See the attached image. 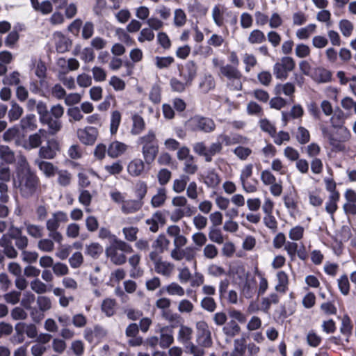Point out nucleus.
Masks as SVG:
<instances>
[{"label":"nucleus","instance_id":"f257e3e1","mask_svg":"<svg viewBox=\"0 0 356 356\" xmlns=\"http://www.w3.org/2000/svg\"><path fill=\"white\" fill-rule=\"evenodd\" d=\"M132 252L133 249L130 245L118 238H114V241L111 242L105 251L106 257L115 265L124 264L127 261L124 253Z\"/></svg>","mask_w":356,"mask_h":356},{"label":"nucleus","instance_id":"f03ea898","mask_svg":"<svg viewBox=\"0 0 356 356\" xmlns=\"http://www.w3.org/2000/svg\"><path fill=\"white\" fill-rule=\"evenodd\" d=\"M352 138L350 131L344 126L337 127L336 131L333 133L332 137L330 138L329 145L333 152L348 153L350 150V147L347 145Z\"/></svg>","mask_w":356,"mask_h":356},{"label":"nucleus","instance_id":"7ed1b4c3","mask_svg":"<svg viewBox=\"0 0 356 356\" xmlns=\"http://www.w3.org/2000/svg\"><path fill=\"white\" fill-rule=\"evenodd\" d=\"M40 183L38 177L28 170L19 175L18 188L21 195L24 197H30L36 192Z\"/></svg>","mask_w":356,"mask_h":356},{"label":"nucleus","instance_id":"20e7f679","mask_svg":"<svg viewBox=\"0 0 356 356\" xmlns=\"http://www.w3.org/2000/svg\"><path fill=\"white\" fill-rule=\"evenodd\" d=\"M186 126L191 131H201L204 133L213 132L216 129V124L212 119L200 115L190 118Z\"/></svg>","mask_w":356,"mask_h":356},{"label":"nucleus","instance_id":"39448f33","mask_svg":"<svg viewBox=\"0 0 356 356\" xmlns=\"http://www.w3.org/2000/svg\"><path fill=\"white\" fill-rule=\"evenodd\" d=\"M295 67L296 62L292 57L284 56L274 64L273 72L277 79L286 80Z\"/></svg>","mask_w":356,"mask_h":356},{"label":"nucleus","instance_id":"423d86ee","mask_svg":"<svg viewBox=\"0 0 356 356\" xmlns=\"http://www.w3.org/2000/svg\"><path fill=\"white\" fill-rule=\"evenodd\" d=\"M196 342L202 348H210L213 345L211 332L208 323L200 320L195 323Z\"/></svg>","mask_w":356,"mask_h":356},{"label":"nucleus","instance_id":"0eeeda50","mask_svg":"<svg viewBox=\"0 0 356 356\" xmlns=\"http://www.w3.org/2000/svg\"><path fill=\"white\" fill-rule=\"evenodd\" d=\"M79 140L84 145H93L98 136V131L95 127L88 126L79 129L76 131Z\"/></svg>","mask_w":356,"mask_h":356},{"label":"nucleus","instance_id":"6e6552de","mask_svg":"<svg viewBox=\"0 0 356 356\" xmlns=\"http://www.w3.org/2000/svg\"><path fill=\"white\" fill-rule=\"evenodd\" d=\"M47 131L44 129H40L37 132L29 136L24 147L26 149L30 150L40 147L42 141L47 138Z\"/></svg>","mask_w":356,"mask_h":356},{"label":"nucleus","instance_id":"1a4fd4ad","mask_svg":"<svg viewBox=\"0 0 356 356\" xmlns=\"http://www.w3.org/2000/svg\"><path fill=\"white\" fill-rule=\"evenodd\" d=\"M67 221V214L64 211H58L52 213L51 217L47 220L46 228L47 231L58 229L60 223Z\"/></svg>","mask_w":356,"mask_h":356},{"label":"nucleus","instance_id":"9d476101","mask_svg":"<svg viewBox=\"0 0 356 356\" xmlns=\"http://www.w3.org/2000/svg\"><path fill=\"white\" fill-rule=\"evenodd\" d=\"M72 54L79 56L85 63H92L95 58V53L92 48L87 47L82 49L80 44H76L74 47Z\"/></svg>","mask_w":356,"mask_h":356},{"label":"nucleus","instance_id":"9b49d317","mask_svg":"<svg viewBox=\"0 0 356 356\" xmlns=\"http://www.w3.org/2000/svg\"><path fill=\"white\" fill-rule=\"evenodd\" d=\"M106 334V330L99 325H96L93 328H87L84 331V338L90 343L99 341Z\"/></svg>","mask_w":356,"mask_h":356},{"label":"nucleus","instance_id":"f8f14e48","mask_svg":"<svg viewBox=\"0 0 356 356\" xmlns=\"http://www.w3.org/2000/svg\"><path fill=\"white\" fill-rule=\"evenodd\" d=\"M144 204L140 200H125L120 207V210L124 215L133 214L139 211Z\"/></svg>","mask_w":356,"mask_h":356},{"label":"nucleus","instance_id":"ddd939ff","mask_svg":"<svg viewBox=\"0 0 356 356\" xmlns=\"http://www.w3.org/2000/svg\"><path fill=\"white\" fill-rule=\"evenodd\" d=\"M128 149V145L120 141L115 140L108 147V156L112 159H117L122 156Z\"/></svg>","mask_w":356,"mask_h":356},{"label":"nucleus","instance_id":"4468645a","mask_svg":"<svg viewBox=\"0 0 356 356\" xmlns=\"http://www.w3.org/2000/svg\"><path fill=\"white\" fill-rule=\"evenodd\" d=\"M197 72V66L193 60L188 61L184 67L183 72L181 73V76L186 84H191L195 78Z\"/></svg>","mask_w":356,"mask_h":356},{"label":"nucleus","instance_id":"2eb2a0df","mask_svg":"<svg viewBox=\"0 0 356 356\" xmlns=\"http://www.w3.org/2000/svg\"><path fill=\"white\" fill-rule=\"evenodd\" d=\"M35 164L47 178H51L56 175L58 168L53 163L42 160H35Z\"/></svg>","mask_w":356,"mask_h":356},{"label":"nucleus","instance_id":"dca6fc26","mask_svg":"<svg viewBox=\"0 0 356 356\" xmlns=\"http://www.w3.org/2000/svg\"><path fill=\"white\" fill-rule=\"evenodd\" d=\"M195 211V209L193 207L176 208L172 211L170 216V219L172 222H177L185 216L191 217Z\"/></svg>","mask_w":356,"mask_h":356},{"label":"nucleus","instance_id":"f3484780","mask_svg":"<svg viewBox=\"0 0 356 356\" xmlns=\"http://www.w3.org/2000/svg\"><path fill=\"white\" fill-rule=\"evenodd\" d=\"M56 175H57L56 182L60 186L67 188L71 185L73 175L70 171L65 169H58Z\"/></svg>","mask_w":356,"mask_h":356},{"label":"nucleus","instance_id":"a211bd4d","mask_svg":"<svg viewBox=\"0 0 356 356\" xmlns=\"http://www.w3.org/2000/svg\"><path fill=\"white\" fill-rule=\"evenodd\" d=\"M193 329L186 325L180 324L177 332V339L181 344L189 343L193 336Z\"/></svg>","mask_w":356,"mask_h":356},{"label":"nucleus","instance_id":"6ab92c4d","mask_svg":"<svg viewBox=\"0 0 356 356\" xmlns=\"http://www.w3.org/2000/svg\"><path fill=\"white\" fill-rule=\"evenodd\" d=\"M0 245L3 248V252L8 258L15 259L17 257V252L7 235H3L0 239Z\"/></svg>","mask_w":356,"mask_h":356},{"label":"nucleus","instance_id":"aec40b11","mask_svg":"<svg viewBox=\"0 0 356 356\" xmlns=\"http://www.w3.org/2000/svg\"><path fill=\"white\" fill-rule=\"evenodd\" d=\"M15 330L20 335L25 332L29 338H35L38 334L36 326L33 324L18 323L15 325Z\"/></svg>","mask_w":356,"mask_h":356},{"label":"nucleus","instance_id":"412c9836","mask_svg":"<svg viewBox=\"0 0 356 356\" xmlns=\"http://www.w3.org/2000/svg\"><path fill=\"white\" fill-rule=\"evenodd\" d=\"M20 128L25 131H32L37 129V120L33 114H29L22 118L19 122Z\"/></svg>","mask_w":356,"mask_h":356},{"label":"nucleus","instance_id":"4be33fe9","mask_svg":"<svg viewBox=\"0 0 356 356\" xmlns=\"http://www.w3.org/2000/svg\"><path fill=\"white\" fill-rule=\"evenodd\" d=\"M167 200V191L165 188H159L156 193L151 199V206L153 208H159L163 207Z\"/></svg>","mask_w":356,"mask_h":356},{"label":"nucleus","instance_id":"5701e85b","mask_svg":"<svg viewBox=\"0 0 356 356\" xmlns=\"http://www.w3.org/2000/svg\"><path fill=\"white\" fill-rule=\"evenodd\" d=\"M145 168L144 162L140 159L131 160L127 166L128 173L133 177L140 176Z\"/></svg>","mask_w":356,"mask_h":356},{"label":"nucleus","instance_id":"b1692460","mask_svg":"<svg viewBox=\"0 0 356 356\" xmlns=\"http://www.w3.org/2000/svg\"><path fill=\"white\" fill-rule=\"evenodd\" d=\"M296 91V88L293 83L287 82L286 83L277 84L274 88V93L276 95H281L282 94L293 97Z\"/></svg>","mask_w":356,"mask_h":356},{"label":"nucleus","instance_id":"393cba45","mask_svg":"<svg viewBox=\"0 0 356 356\" xmlns=\"http://www.w3.org/2000/svg\"><path fill=\"white\" fill-rule=\"evenodd\" d=\"M175 268L173 264L161 260L154 265V270L158 274L162 275L165 277H170L172 273Z\"/></svg>","mask_w":356,"mask_h":356},{"label":"nucleus","instance_id":"a878e982","mask_svg":"<svg viewBox=\"0 0 356 356\" xmlns=\"http://www.w3.org/2000/svg\"><path fill=\"white\" fill-rule=\"evenodd\" d=\"M168 330V327H163L161 329V334L159 338V346L162 348H167L174 343V337L172 331Z\"/></svg>","mask_w":356,"mask_h":356},{"label":"nucleus","instance_id":"bb28decb","mask_svg":"<svg viewBox=\"0 0 356 356\" xmlns=\"http://www.w3.org/2000/svg\"><path fill=\"white\" fill-rule=\"evenodd\" d=\"M276 277L277 280V284L275 286V289L276 291L280 292L281 293H285L288 290L289 285V277L287 274L283 271H278Z\"/></svg>","mask_w":356,"mask_h":356},{"label":"nucleus","instance_id":"cd10ccee","mask_svg":"<svg viewBox=\"0 0 356 356\" xmlns=\"http://www.w3.org/2000/svg\"><path fill=\"white\" fill-rule=\"evenodd\" d=\"M313 79L318 83H327L331 80V72L323 67H316L312 75Z\"/></svg>","mask_w":356,"mask_h":356},{"label":"nucleus","instance_id":"c85d7f7f","mask_svg":"<svg viewBox=\"0 0 356 356\" xmlns=\"http://www.w3.org/2000/svg\"><path fill=\"white\" fill-rule=\"evenodd\" d=\"M265 33L260 29H255L252 30L248 37V42L250 44H260L266 41Z\"/></svg>","mask_w":356,"mask_h":356},{"label":"nucleus","instance_id":"c756f323","mask_svg":"<svg viewBox=\"0 0 356 356\" xmlns=\"http://www.w3.org/2000/svg\"><path fill=\"white\" fill-rule=\"evenodd\" d=\"M279 301L280 298L278 295L275 293H272L268 296L261 299L260 309L265 313H268L271 305L277 304Z\"/></svg>","mask_w":356,"mask_h":356},{"label":"nucleus","instance_id":"7c9ffc66","mask_svg":"<svg viewBox=\"0 0 356 356\" xmlns=\"http://www.w3.org/2000/svg\"><path fill=\"white\" fill-rule=\"evenodd\" d=\"M40 122L43 124L47 125L49 132L51 134H56L62 127L61 122L58 119L52 118L49 115L41 120Z\"/></svg>","mask_w":356,"mask_h":356},{"label":"nucleus","instance_id":"2f4dec72","mask_svg":"<svg viewBox=\"0 0 356 356\" xmlns=\"http://www.w3.org/2000/svg\"><path fill=\"white\" fill-rule=\"evenodd\" d=\"M138 143L142 146V148L147 147H156V135L153 131H149L148 133L138 139Z\"/></svg>","mask_w":356,"mask_h":356},{"label":"nucleus","instance_id":"473e14b6","mask_svg":"<svg viewBox=\"0 0 356 356\" xmlns=\"http://www.w3.org/2000/svg\"><path fill=\"white\" fill-rule=\"evenodd\" d=\"M170 244V241L167 237L163 234H159L156 240L154 241L152 247L159 250L160 253H163V252L168 250Z\"/></svg>","mask_w":356,"mask_h":356},{"label":"nucleus","instance_id":"72a5a7b5","mask_svg":"<svg viewBox=\"0 0 356 356\" xmlns=\"http://www.w3.org/2000/svg\"><path fill=\"white\" fill-rule=\"evenodd\" d=\"M162 291L167 293L170 296H177L179 297H182L185 295L184 289L175 282L163 287Z\"/></svg>","mask_w":356,"mask_h":356},{"label":"nucleus","instance_id":"f704fd0d","mask_svg":"<svg viewBox=\"0 0 356 356\" xmlns=\"http://www.w3.org/2000/svg\"><path fill=\"white\" fill-rule=\"evenodd\" d=\"M316 25L315 24H309L305 27L298 29L296 31V36L299 40H307L316 32Z\"/></svg>","mask_w":356,"mask_h":356},{"label":"nucleus","instance_id":"c9c22d12","mask_svg":"<svg viewBox=\"0 0 356 356\" xmlns=\"http://www.w3.org/2000/svg\"><path fill=\"white\" fill-rule=\"evenodd\" d=\"M24 112L23 108L15 102H12L10 108L8 113V118L10 122L17 121L20 118Z\"/></svg>","mask_w":356,"mask_h":356},{"label":"nucleus","instance_id":"e433bc0d","mask_svg":"<svg viewBox=\"0 0 356 356\" xmlns=\"http://www.w3.org/2000/svg\"><path fill=\"white\" fill-rule=\"evenodd\" d=\"M339 193L330 194L328 200L325 203V211L333 217L334 213L337 210V202L339 200Z\"/></svg>","mask_w":356,"mask_h":356},{"label":"nucleus","instance_id":"4c0bfd02","mask_svg":"<svg viewBox=\"0 0 356 356\" xmlns=\"http://www.w3.org/2000/svg\"><path fill=\"white\" fill-rule=\"evenodd\" d=\"M132 121L131 134L135 136L140 134L145 128V123L143 118L138 115H134L132 117Z\"/></svg>","mask_w":356,"mask_h":356},{"label":"nucleus","instance_id":"58836bf2","mask_svg":"<svg viewBox=\"0 0 356 356\" xmlns=\"http://www.w3.org/2000/svg\"><path fill=\"white\" fill-rule=\"evenodd\" d=\"M189 179L187 175H181L178 179L174 180L172 190L177 193H182L185 190Z\"/></svg>","mask_w":356,"mask_h":356},{"label":"nucleus","instance_id":"ea45409f","mask_svg":"<svg viewBox=\"0 0 356 356\" xmlns=\"http://www.w3.org/2000/svg\"><path fill=\"white\" fill-rule=\"evenodd\" d=\"M217 138L222 143V144L224 143L227 146L238 143H244L246 139L245 137L240 135H236L231 138L229 136L226 134H220Z\"/></svg>","mask_w":356,"mask_h":356},{"label":"nucleus","instance_id":"a19ab883","mask_svg":"<svg viewBox=\"0 0 356 356\" xmlns=\"http://www.w3.org/2000/svg\"><path fill=\"white\" fill-rule=\"evenodd\" d=\"M352 330L353 325L350 317L348 315L343 316L341 318L340 332L346 337V341H348V338L352 334Z\"/></svg>","mask_w":356,"mask_h":356},{"label":"nucleus","instance_id":"79ce46f5","mask_svg":"<svg viewBox=\"0 0 356 356\" xmlns=\"http://www.w3.org/2000/svg\"><path fill=\"white\" fill-rule=\"evenodd\" d=\"M122 115L120 111H113L111 113L110 120V132L111 135H115L118 129L121 122Z\"/></svg>","mask_w":356,"mask_h":356},{"label":"nucleus","instance_id":"37998d69","mask_svg":"<svg viewBox=\"0 0 356 356\" xmlns=\"http://www.w3.org/2000/svg\"><path fill=\"white\" fill-rule=\"evenodd\" d=\"M27 234L35 238H41L43 236V227L31 223H24Z\"/></svg>","mask_w":356,"mask_h":356},{"label":"nucleus","instance_id":"c03bdc74","mask_svg":"<svg viewBox=\"0 0 356 356\" xmlns=\"http://www.w3.org/2000/svg\"><path fill=\"white\" fill-rule=\"evenodd\" d=\"M159 152V147H147L142 148V154L145 161L147 164H150L155 159Z\"/></svg>","mask_w":356,"mask_h":356},{"label":"nucleus","instance_id":"a18cd8bd","mask_svg":"<svg viewBox=\"0 0 356 356\" xmlns=\"http://www.w3.org/2000/svg\"><path fill=\"white\" fill-rule=\"evenodd\" d=\"M204 182L209 188H216L220 183V179L219 175L212 170L207 172Z\"/></svg>","mask_w":356,"mask_h":356},{"label":"nucleus","instance_id":"49530a36","mask_svg":"<svg viewBox=\"0 0 356 356\" xmlns=\"http://www.w3.org/2000/svg\"><path fill=\"white\" fill-rule=\"evenodd\" d=\"M241 72L234 66L227 64L221 67V72L219 75L226 77L228 81L236 77Z\"/></svg>","mask_w":356,"mask_h":356},{"label":"nucleus","instance_id":"de8ad7c7","mask_svg":"<svg viewBox=\"0 0 356 356\" xmlns=\"http://www.w3.org/2000/svg\"><path fill=\"white\" fill-rule=\"evenodd\" d=\"M103 248L98 243H91L86 246V254L92 258H97L102 253Z\"/></svg>","mask_w":356,"mask_h":356},{"label":"nucleus","instance_id":"09e8293b","mask_svg":"<svg viewBox=\"0 0 356 356\" xmlns=\"http://www.w3.org/2000/svg\"><path fill=\"white\" fill-rule=\"evenodd\" d=\"M38 309L42 312H45L51 309L52 303L50 298L45 296H39L36 300Z\"/></svg>","mask_w":356,"mask_h":356},{"label":"nucleus","instance_id":"8fccbe9b","mask_svg":"<svg viewBox=\"0 0 356 356\" xmlns=\"http://www.w3.org/2000/svg\"><path fill=\"white\" fill-rule=\"evenodd\" d=\"M245 341L244 339H236L234 341V350L231 356H244L245 351Z\"/></svg>","mask_w":356,"mask_h":356},{"label":"nucleus","instance_id":"3c124183","mask_svg":"<svg viewBox=\"0 0 356 356\" xmlns=\"http://www.w3.org/2000/svg\"><path fill=\"white\" fill-rule=\"evenodd\" d=\"M147 193V185L145 181H138L134 188V194L136 197V200H140L143 201L144 197L146 196Z\"/></svg>","mask_w":356,"mask_h":356},{"label":"nucleus","instance_id":"603ef678","mask_svg":"<svg viewBox=\"0 0 356 356\" xmlns=\"http://www.w3.org/2000/svg\"><path fill=\"white\" fill-rule=\"evenodd\" d=\"M216 83L214 78L211 75H207L200 83V88L203 92H208L215 88Z\"/></svg>","mask_w":356,"mask_h":356},{"label":"nucleus","instance_id":"864d4df0","mask_svg":"<svg viewBox=\"0 0 356 356\" xmlns=\"http://www.w3.org/2000/svg\"><path fill=\"white\" fill-rule=\"evenodd\" d=\"M30 286L31 290L37 294H43L48 291L47 285L38 278L31 281Z\"/></svg>","mask_w":356,"mask_h":356},{"label":"nucleus","instance_id":"5fc2aeb1","mask_svg":"<svg viewBox=\"0 0 356 356\" xmlns=\"http://www.w3.org/2000/svg\"><path fill=\"white\" fill-rule=\"evenodd\" d=\"M52 271L56 277H66L70 273V269L67 264L62 262H56L53 266Z\"/></svg>","mask_w":356,"mask_h":356},{"label":"nucleus","instance_id":"6e6d98bb","mask_svg":"<svg viewBox=\"0 0 356 356\" xmlns=\"http://www.w3.org/2000/svg\"><path fill=\"white\" fill-rule=\"evenodd\" d=\"M241 328L239 325L234 321H231L227 325L222 328V331L225 335L233 337L240 332Z\"/></svg>","mask_w":356,"mask_h":356},{"label":"nucleus","instance_id":"4d7b16f0","mask_svg":"<svg viewBox=\"0 0 356 356\" xmlns=\"http://www.w3.org/2000/svg\"><path fill=\"white\" fill-rule=\"evenodd\" d=\"M115 306L114 299L106 298L102 304V310L107 316H111L115 313Z\"/></svg>","mask_w":356,"mask_h":356},{"label":"nucleus","instance_id":"13d9d810","mask_svg":"<svg viewBox=\"0 0 356 356\" xmlns=\"http://www.w3.org/2000/svg\"><path fill=\"white\" fill-rule=\"evenodd\" d=\"M209 238L211 241L217 244H222L224 243V237L220 229L216 227H211L208 234Z\"/></svg>","mask_w":356,"mask_h":356},{"label":"nucleus","instance_id":"bf43d9fd","mask_svg":"<svg viewBox=\"0 0 356 356\" xmlns=\"http://www.w3.org/2000/svg\"><path fill=\"white\" fill-rule=\"evenodd\" d=\"M193 152L204 158L206 162H209V159L207 158L208 154V147L204 142H197L193 145Z\"/></svg>","mask_w":356,"mask_h":356},{"label":"nucleus","instance_id":"052dcab7","mask_svg":"<svg viewBox=\"0 0 356 356\" xmlns=\"http://www.w3.org/2000/svg\"><path fill=\"white\" fill-rule=\"evenodd\" d=\"M222 150V143L217 139L216 142L212 143L208 147L207 158L209 162H211L214 156L217 154H220Z\"/></svg>","mask_w":356,"mask_h":356},{"label":"nucleus","instance_id":"680f3d73","mask_svg":"<svg viewBox=\"0 0 356 356\" xmlns=\"http://www.w3.org/2000/svg\"><path fill=\"white\" fill-rule=\"evenodd\" d=\"M202 254L206 259H213L218 255V250L213 244L209 243L204 245Z\"/></svg>","mask_w":356,"mask_h":356},{"label":"nucleus","instance_id":"e2e57ef3","mask_svg":"<svg viewBox=\"0 0 356 356\" xmlns=\"http://www.w3.org/2000/svg\"><path fill=\"white\" fill-rule=\"evenodd\" d=\"M296 139L301 145L307 144L310 140V134L309 131L303 127H299L296 133Z\"/></svg>","mask_w":356,"mask_h":356},{"label":"nucleus","instance_id":"0e129e2a","mask_svg":"<svg viewBox=\"0 0 356 356\" xmlns=\"http://www.w3.org/2000/svg\"><path fill=\"white\" fill-rule=\"evenodd\" d=\"M19 136V129L17 126L8 129L3 134V139L5 142L9 143L18 138Z\"/></svg>","mask_w":356,"mask_h":356},{"label":"nucleus","instance_id":"69168bd1","mask_svg":"<svg viewBox=\"0 0 356 356\" xmlns=\"http://www.w3.org/2000/svg\"><path fill=\"white\" fill-rule=\"evenodd\" d=\"M92 78L96 82H103L106 81L107 74L106 70L99 66H94L91 69Z\"/></svg>","mask_w":356,"mask_h":356},{"label":"nucleus","instance_id":"338daca9","mask_svg":"<svg viewBox=\"0 0 356 356\" xmlns=\"http://www.w3.org/2000/svg\"><path fill=\"white\" fill-rule=\"evenodd\" d=\"M284 20L282 16L277 12H274L270 15L268 19V26L272 29H275L282 26Z\"/></svg>","mask_w":356,"mask_h":356},{"label":"nucleus","instance_id":"774afa93","mask_svg":"<svg viewBox=\"0 0 356 356\" xmlns=\"http://www.w3.org/2000/svg\"><path fill=\"white\" fill-rule=\"evenodd\" d=\"M108 83L115 91H122L126 87L124 81L115 75L110 78Z\"/></svg>","mask_w":356,"mask_h":356}]
</instances>
